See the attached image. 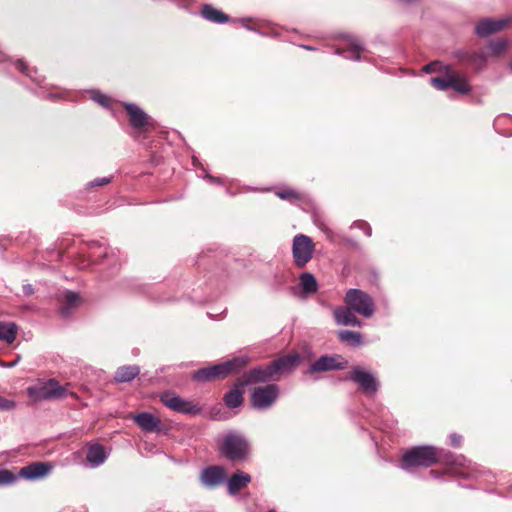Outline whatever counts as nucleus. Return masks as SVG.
Returning a JSON list of instances; mask_svg holds the SVG:
<instances>
[{
	"label": "nucleus",
	"mask_w": 512,
	"mask_h": 512,
	"mask_svg": "<svg viewBox=\"0 0 512 512\" xmlns=\"http://www.w3.org/2000/svg\"><path fill=\"white\" fill-rule=\"evenodd\" d=\"M279 395V388L275 384H268L255 388L251 395V402L254 408L265 409L270 407Z\"/></svg>",
	"instance_id": "9d476101"
},
{
	"label": "nucleus",
	"mask_w": 512,
	"mask_h": 512,
	"mask_svg": "<svg viewBox=\"0 0 512 512\" xmlns=\"http://www.w3.org/2000/svg\"><path fill=\"white\" fill-rule=\"evenodd\" d=\"M80 304L81 298L79 294L72 291H66L60 299L59 313L63 317H68L72 310L78 307Z\"/></svg>",
	"instance_id": "a211bd4d"
},
{
	"label": "nucleus",
	"mask_w": 512,
	"mask_h": 512,
	"mask_svg": "<svg viewBox=\"0 0 512 512\" xmlns=\"http://www.w3.org/2000/svg\"><path fill=\"white\" fill-rule=\"evenodd\" d=\"M450 71H451V67L445 66V71H443L445 73V75L443 77L431 78L430 79L431 86H433L434 88H436L438 90H446V89L450 88V85H451Z\"/></svg>",
	"instance_id": "c756f323"
},
{
	"label": "nucleus",
	"mask_w": 512,
	"mask_h": 512,
	"mask_svg": "<svg viewBox=\"0 0 512 512\" xmlns=\"http://www.w3.org/2000/svg\"><path fill=\"white\" fill-rule=\"evenodd\" d=\"M440 460L439 450L434 446H416L407 450L401 459L400 466L408 470L414 467H430Z\"/></svg>",
	"instance_id": "f03ea898"
},
{
	"label": "nucleus",
	"mask_w": 512,
	"mask_h": 512,
	"mask_svg": "<svg viewBox=\"0 0 512 512\" xmlns=\"http://www.w3.org/2000/svg\"><path fill=\"white\" fill-rule=\"evenodd\" d=\"M315 245L312 239L304 234H297L293 239L292 255L297 268H304L312 259Z\"/></svg>",
	"instance_id": "39448f33"
},
{
	"label": "nucleus",
	"mask_w": 512,
	"mask_h": 512,
	"mask_svg": "<svg viewBox=\"0 0 512 512\" xmlns=\"http://www.w3.org/2000/svg\"><path fill=\"white\" fill-rule=\"evenodd\" d=\"M17 326L15 323L0 322V340L10 344L16 339Z\"/></svg>",
	"instance_id": "bb28decb"
},
{
	"label": "nucleus",
	"mask_w": 512,
	"mask_h": 512,
	"mask_svg": "<svg viewBox=\"0 0 512 512\" xmlns=\"http://www.w3.org/2000/svg\"><path fill=\"white\" fill-rule=\"evenodd\" d=\"M268 512H276V511L272 509V510H269Z\"/></svg>",
	"instance_id": "79ce46f5"
},
{
	"label": "nucleus",
	"mask_w": 512,
	"mask_h": 512,
	"mask_svg": "<svg viewBox=\"0 0 512 512\" xmlns=\"http://www.w3.org/2000/svg\"><path fill=\"white\" fill-rule=\"evenodd\" d=\"M16 476L9 470H0V485L11 484L16 480Z\"/></svg>",
	"instance_id": "72a5a7b5"
},
{
	"label": "nucleus",
	"mask_w": 512,
	"mask_h": 512,
	"mask_svg": "<svg viewBox=\"0 0 512 512\" xmlns=\"http://www.w3.org/2000/svg\"><path fill=\"white\" fill-rule=\"evenodd\" d=\"M422 70L425 73H434V72H443L445 71V66L442 65L439 61L431 62L427 65H425Z\"/></svg>",
	"instance_id": "473e14b6"
},
{
	"label": "nucleus",
	"mask_w": 512,
	"mask_h": 512,
	"mask_svg": "<svg viewBox=\"0 0 512 512\" xmlns=\"http://www.w3.org/2000/svg\"><path fill=\"white\" fill-rule=\"evenodd\" d=\"M52 465L47 462H35L20 469L19 476L29 480L42 478L50 473Z\"/></svg>",
	"instance_id": "dca6fc26"
},
{
	"label": "nucleus",
	"mask_w": 512,
	"mask_h": 512,
	"mask_svg": "<svg viewBox=\"0 0 512 512\" xmlns=\"http://www.w3.org/2000/svg\"><path fill=\"white\" fill-rule=\"evenodd\" d=\"M106 459L104 447L100 444H93L89 446L87 452V461L94 466L102 464Z\"/></svg>",
	"instance_id": "a878e982"
},
{
	"label": "nucleus",
	"mask_w": 512,
	"mask_h": 512,
	"mask_svg": "<svg viewBox=\"0 0 512 512\" xmlns=\"http://www.w3.org/2000/svg\"><path fill=\"white\" fill-rule=\"evenodd\" d=\"M160 400L166 407L178 413L197 415L201 412L198 404L187 401L171 391L162 393Z\"/></svg>",
	"instance_id": "6e6552de"
},
{
	"label": "nucleus",
	"mask_w": 512,
	"mask_h": 512,
	"mask_svg": "<svg viewBox=\"0 0 512 512\" xmlns=\"http://www.w3.org/2000/svg\"><path fill=\"white\" fill-rule=\"evenodd\" d=\"M110 182V178L103 177V178H96L95 180L91 181L88 186L89 187H95V186H103Z\"/></svg>",
	"instance_id": "e433bc0d"
},
{
	"label": "nucleus",
	"mask_w": 512,
	"mask_h": 512,
	"mask_svg": "<svg viewBox=\"0 0 512 512\" xmlns=\"http://www.w3.org/2000/svg\"><path fill=\"white\" fill-rule=\"evenodd\" d=\"M160 400L166 407L178 413L197 415L201 412L198 404L187 401L171 391L162 393Z\"/></svg>",
	"instance_id": "1a4fd4ad"
},
{
	"label": "nucleus",
	"mask_w": 512,
	"mask_h": 512,
	"mask_svg": "<svg viewBox=\"0 0 512 512\" xmlns=\"http://www.w3.org/2000/svg\"><path fill=\"white\" fill-rule=\"evenodd\" d=\"M450 81V88L461 94H468L471 91V86L468 83L467 78L464 75L454 71L452 68L450 71Z\"/></svg>",
	"instance_id": "5701e85b"
},
{
	"label": "nucleus",
	"mask_w": 512,
	"mask_h": 512,
	"mask_svg": "<svg viewBox=\"0 0 512 512\" xmlns=\"http://www.w3.org/2000/svg\"><path fill=\"white\" fill-rule=\"evenodd\" d=\"M28 396L34 401L52 400L64 398L68 393L65 386L59 384L55 379L39 382L27 388Z\"/></svg>",
	"instance_id": "7ed1b4c3"
},
{
	"label": "nucleus",
	"mask_w": 512,
	"mask_h": 512,
	"mask_svg": "<svg viewBox=\"0 0 512 512\" xmlns=\"http://www.w3.org/2000/svg\"><path fill=\"white\" fill-rule=\"evenodd\" d=\"M512 26V17L502 19H482L475 27V33L479 37H487Z\"/></svg>",
	"instance_id": "ddd939ff"
},
{
	"label": "nucleus",
	"mask_w": 512,
	"mask_h": 512,
	"mask_svg": "<svg viewBox=\"0 0 512 512\" xmlns=\"http://www.w3.org/2000/svg\"><path fill=\"white\" fill-rule=\"evenodd\" d=\"M249 362L250 359L247 356L235 357L229 361L199 369L194 373L193 378L200 382L224 379L228 375L238 372L242 368L246 367Z\"/></svg>",
	"instance_id": "f257e3e1"
},
{
	"label": "nucleus",
	"mask_w": 512,
	"mask_h": 512,
	"mask_svg": "<svg viewBox=\"0 0 512 512\" xmlns=\"http://www.w3.org/2000/svg\"><path fill=\"white\" fill-rule=\"evenodd\" d=\"M201 16L213 23H226L230 20V17L221 10L216 9L210 4H204L201 8Z\"/></svg>",
	"instance_id": "412c9836"
},
{
	"label": "nucleus",
	"mask_w": 512,
	"mask_h": 512,
	"mask_svg": "<svg viewBox=\"0 0 512 512\" xmlns=\"http://www.w3.org/2000/svg\"><path fill=\"white\" fill-rule=\"evenodd\" d=\"M276 379L278 378L273 372L271 364H269L264 368H254L248 372H245L237 379V386H248L250 384L267 382Z\"/></svg>",
	"instance_id": "9b49d317"
},
{
	"label": "nucleus",
	"mask_w": 512,
	"mask_h": 512,
	"mask_svg": "<svg viewBox=\"0 0 512 512\" xmlns=\"http://www.w3.org/2000/svg\"><path fill=\"white\" fill-rule=\"evenodd\" d=\"M251 482V476L243 471L234 473L227 483L228 493L236 495L240 490L244 489Z\"/></svg>",
	"instance_id": "6ab92c4d"
},
{
	"label": "nucleus",
	"mask_w": 512,
	"mask_h": 512,
	"mask_svg": "<svg viewBox=\"0 0 512 512\" xmlns=\"http://www.w3.org/2000/svg\"><path fill=\"white\" fill-rule=\"evenodd\" d=\"M133 421L146 432H155L159 430L161 420L148 412H142L132 417Z\"/></svg>",
	"instance_id": "f3484780"
},
{
	"label": "nucleus",
	"mask_w": 512,
	"mask_h": 512,
	"mask_svg": "<svg viewBox=\"0 0 512 512\" xmlns=\"http://www.w3.org/2000/svg\"><path fill=\"white\" fill-rule=\"evenodd\" d=\"M507 46V40L504 38H499L490 42L489 50L493 56H500L506 51Z\"/></svg>",
	"instance_id": "2f4dec72"
},
{
	"label": "nucleus",
	"mask_w": 512,
	"mask_h": 512,
	"mask_svg": "<svg viewBox=\"0 0 512 512\" xmlns=\"http://www.w3.org/2000/svg\"><path fill=\"white\" fill-rule=\"evenodd\" d=\"M16 406L15 401L0 396V411H9Z\"/></svg>",
	"instance_id": "f704fd0d"
},
{
	"label": "nucleus",
	"mask_w": 512,
	"mask_h": 512,
	"mask_svg": "<svg viewBox=\"0 0 512 512\" xmlns=\"http://www.w3.org/2000/svg\"><path fill=\"white\" fill-rule=\"evenodd\" d=\"M301 357L298 353H290L271 362L273 372L277 378L284 372L291 371L300 363Z\"/></svg>",
	"instance_id": "2eb2a0df"
},
{
	"label": "nucleus",
	"mask_w": 512,
	"mask_h": 512,
	"mask_svg": "<svg viewBox=\"0 0 512 512\" xmlns=\"http://www.w3.org/2000/svg\"><path fill=\"white\" fill-rule=\"evenodd\" d=\"M352 54H353V58L356 59V60H359L360 59V52H361V49L358 47V46H355L353 49H352Z\"/></svg>",
	"instance_id": "58836bf2"
},
{
	"label": "nucleus",
	"mask_w": 512,
	"mask_h": 512,
	"mask_svg": "<svg viewBox=\"0 0 512 512\" xmlns=\"http://www.w3.org/2000/svg\"><path fill=\"white\" fill-rule=\"evenodd\" d=\"M225 471L218 466H211L203 470L201 481L207 486H216L224 480Z\"/></svg>",
	"instance_id": "aec40b11"
},
{
	"label": "nucleus",
	"mask_w": 512,
	"mask_h": 512,
	"mask_svg": "<svg viewBox=\"0 0 512 512\" xmlns=\"http://www.w3.org/2000/svg\"><path fill=\"white\" fill-rule=\"evenodd\" d=\"M450 439H451L452 446H454V447H459L460 446L461 440H462V437L460 435L452 434L450 436Z\"/></svg>",
	"instance_id": "4c0bfd02"
},
{
	"label": "nucleus",
	"mask_w": 512,
	"mask_h": 512,
	"mask_svg": "<svg viewBox=\"0 0 512 512\" xmlns=\"http://www.w3.org/2000/svg\"><path fill=\"white\" fill-rule=\"evenodd\" d=\"M16 68L18 70H20L21 72H25V70L27 69L26 64L23 61H21V60H18L16 62Z\"/></svg>",
	"instance_id": "ea45409f"
},
{
	"label": "nucleus",
	"mask_w": 512,
	"mask_h": 512,
	"mask_svg": "<svg viewBox=\"0 0 512 512\" xmlns=\"http://www.w3.org/2000/svg\"><path fill=\"white\" fill-rule=\"evenodd\" d=\"M124 109L129 117L130 125L138 134H146L155 129L153 119L136 104L125 103Z\"/></svg>",
	"instance_id": "0eeeda50"
},
{
	"label": "nucleus",
	"mask_w": 512,
	"mask_h": 512,
	"mask_svg": "<svg viewBox=\"0 0 512 512\" xmlns=\"http://www.w3.org/2000/svg\"><path fill=\"white\" fill-rule=\"evenodd\" d=\"M347 379L359 384L360 388L366 394L375 393L378 389V381L373 374L365 371L360 366H354L348 373Z\"/></svg>",
	"instance_id": "f8f14e48"
},
{
	"label": "nucleus",
	"mask_w": 512,
	"mask_h": 512,
	"mask_svg": "<svg viewBox=\"0 0 512 512\" xmlns=\"http://www.w3.org/2000/svg\"><path fill=\"white\" fill-rule=\"evenodd\" d=\"M345 302L350 309L364 317H370L374 313L372 298L362 290H348L345 296Z\"/></svg>",
	"instance_id": "423d86ee"
},
{
	"label": "nucleus",
	"mask_w": 512,
	"mask_h": 512,
	"mask_svg": "<svg viewBox=\"0 0 512 512\" xmlns=\"http://www.w3.org/2000/svg\"><path fill=\"white\" fill-rule=\"evenodd\" d=\"M339 339L351 346H359L362 343V335L359 332L341 330L338 332Z\"/></svg>",
	"instance_id": "c85d7f7f"
},
{
	"label": "nucleus",
	"mask_w": 512,
	"mask_h": 512,
	"mask_svg": "<svg viewBox=\"0 0 512 512\" xmlns=\"http://www.w3.org/2000/svg\"><path fill=\"white\" fill-rule=\"evenodd\" d=\"M220 453L233 462L243 461L248 457L249 444L244 437L229 434L222 442Z\"/></svg>",
	"instance_id": "20e7f679"
},
{
	"label": "nucleus",
	"mask_w": 512,
	"mask_h": 512,
	"mask_svg": "<svg viewBox=\"0 0 512 512\" xmlns=\"http://www.w3.org/2000/svg\"><path fill=\"white\" fill-rule=\"evenodd\" d=\"M353 312L354 311L350 309L349 306L336 309L334 315L337 323L341 325L360 326L361 322L357 319Z\"/></svg>",
	"instance_id": "4be33fe9"
},
{
	"label": "nucleus",
	"mask_w": 512,
	"mask_h": 512,
	"mask_svg": "<svg viewBox=\"0 0 512 512\" xmlns=\"http://www.w3.org/2000/svg\"><path fill=\"white\" fill-rule=\"evenodd\" d=\"M140 373V368L137 365L121 366L115 373V381L118 383L130 382L136 378Z\"/></svg>",
	"instance_id": "b1692460"
},
{
	"label": "nucleus",
	"mask_w": 512,
	"mask_h": 512,
	"mask_svg": "<svg viewBox=\"0 0 512 512\" xmlns=\"http://www.w3.org/2000/svg\"><path fill=\"white\" fill-rule=\"evenodd\" d=\"M300 285L304 293L312 294L318 289L316 278L311 273H303L300 276Z\"/></svg>",
	"instance_id": "cd10ccee"
},
{
	"label": "nucleus",
	"mask_w": 512,
	"mask_h": 512,
	"mask_svg": "<svg viewBox=\"0 0 512 512\" xmlns=\"http://www.w3.org/2000/svg\"><path fill=\"white\" fill-rule=\"evenodd\" d=\"M93 99L104 107H109L112 103V99L110 97L101 93L95 94Z\"/></svg>",
	"instance_id": "c9c22d12"
},
{
	"label": "nucleus",
	"mask_w": 512,
	"mask_h": 512,
	"mask_svg": "<svg viewBox=\"0 0 512 512\" xmlns=\"http://www.w3.org/2000/svg\"><path fill=\"white\" fill-rule=\"evenodd\" d=\"M276 196H278L282 200L289 201L294 203L296 201H301L303 199V195L291 188H284L276 191Z\"/></svg>",
	"instance_id": "7c9ffc66"
},
{
	"label": "nucleus",
	"mask_w": 512,
	"mask_h": 512,
	"mask_svg": "<svg viewBox=\"0 0 512 512\" xmlns=\"http://www.w3.org/2000/svg\"><path fill=\"white\" fill-rule=\"evenodd\" d=\"M23 291H24V294L31 295L33 293L32 285H30V284L24 285Z\"/></svg>",
	"instance_id": "a19ab883"
},
{
	"label": "nucleus",
	"mask_w": 512,
	"mask_h": 512,
	"mask_svg": "<svg viewBox=\"0 0 512 512\" xmlns=\"http://www.w3.org/2000/svg\"><path fill=\"white\" fill-rule=\"evenodd\" d=\"M242 386H237V381L234 384V387L225 394L224 402L230 408L239 407L243 403V390H241Z\"/></svg>",
	"instance_id": "393cba45"
},
{
	"label": "nucleus",
	"mask_w": 512,
	"mask_h": 512,
	"mask_svg": "<svg viewBox=\"0 0 512 512\" xmlns=\"http://www.w3.org/2000/svg\"><path fill=\"white\" fill-rule=\"evenodd\" d=\"M342 359L341 356H321L318 360H316L310 367L309 371L311 373L315 372H325L331 370H339L347 367V361H340Z\"/></svg>",
	"instance_id": "4468645a"
}]
</instances>
